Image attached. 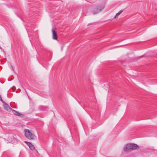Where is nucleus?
I'll return each instance as SVG.
<instances>
[{
    "mask_svg": "<svg viewBox=\"0 0 157 157\" xmlns=\"http://www.w3.org/2000/svg\"><path fill=\"white\" fill-rule=\"evenodd\" d=\"M24 132L25 136L27 139L31 140L34 139L35 136L29 130L25 129Z\"/></svg>",
    "mask_w": 157,
    "mask_h": 157,
    "instance_id": "f257e3e1",
    "label": "nucleus"
},
{
    "mask_svg": "<svg viewBox=\"0 0 157 157\" xmlns=\"http://www.w3.org/2000/svg\"><path fill=\"white\" fill-rule=\"evenodd\" d=\"M104 7L101 8L100 7L98 6L94 9L93 11V13L94 14L98 13L99 12H100L102 9H103Z\"/></svg>",
    "mask_w": 157,
    "mask_h": 157,
    "instance_id": "f03ea898",
    "label": "nucleus"
},
{
    "mask_svg": "<svg viewBox=\"0 0 157 157\" xmlns=\"http://www.w3.org/2000/svg\"><path fill=\"white\" fill-rule=\"evenodd\" d=\"M3 106L4 109L10 112L12 109L9 106V105L6 102L3 103Z\"/></svg>",
    "mask_w": 157,
    "mask_h": 157,
    "instance_id": "7ed1b4c3",
    "label": "nucleus"
},
{
    "mask_svg": "<svg viewBox=\"0 0 157 157\" xmlns=\"http://www.w3.org/2000/svg\"><path fill=\"white\" fill-rule=\"evenodd\" d=\"M129 146L130 147L131 151L136 149L139 147V146L137 144H130Z\"/></svg>",
    "mask_w": 157,
    "mask_h": 157,
    "instance_id": "20e7f679",
    "label": "nucleus"
},
{
    "mask_svg": "<svg viewBox=\"0 0 157 157\" xmlns=\"http://www.w3.org/2000/svg\"><path fill=\"white\" fill-rule=\"evenodd\" d=\"M12 111L13 113L16 116H20L21 117H23L24 116V114H21L19 113L14 110L12 109Z\"/></svg>",
    "mask_w": 157,
    "mask_h": 157,
    "instance_id": "39448f33",
    "label": "nucleus"
},
{
    "mask_svg": "<svg viewBox=\"0 0 157 157\" xmlns=\"http://www.w3.org/2000/svg\"><path fill=\"white\" fill-rule=\"evenodd\" d=\"M24 142L26 144L29 146V148L32 150H34L35 149V147L31 143L28 142L26 141H25Z\"/></svg>",
    "mask_w": 157,
    "mask_h": 157,
    "instance_id": "423d86ee",
    "label": "nucleus"
},
{
    "mask_svg": "<svg viewBox=\"0 0 157 157\" xmlns=\"http://www.w3.org/2000/svg\"><path fill=\"white\" fill-rule=\"evenodd\" d=\"M130 144H126L124 147V150L125 152H128L131 151L130 147L129 146Z\"/></svg>",
    "mask_w": 157,
    "mask_h": 157,
    "instance_id": "0eeeda50",
    "label": "nucleus"
},
{
    "mask_svg": "<svg viewBox=\"0 0 157 157\" xmlns=\"http://www.w3.org/2000/svg\"><path fill=\"white\" fill-rule=\"evenodd\" d=\"M52 38L54 40H57V36L56 33V31L52 29Z\"/></svg>",
    "mask_w": 157,
    "mask_h": 157,
    "instance_id": "6e6552de",
    "label": "nucleus"
},
{
    "mask_svg": "<svg viewBox=\"0 0 157 157\" xmlns=\"http://www.w3.org/2000/svg\"><path fill=\"white\" fill-rule=\"evenodd\" d=\"M122 11L121 10L120 11H119L117 13L114 17L115 18H116V17L122 13Z\"/></svg>",
    "mask_w": 157,
    "mask_h": 157,
    "instance_id": "1a4fd4ad",
    "label": "nucleus"
},
{
    "mask_svg": "<svg viewBox=\"0 0 157 157\" xmlns=\"http://www.w3.org/2000/svg\"><path fill=\"white\" fill-rule=\"evenodd\" d=\"M10 68L13 71H14V67L13 66H11L10 67Z\"/></svg>",
    "mask_w": 157,
    "mask_h": 157,
    "instance_id": "9d476101",
    "label": "nucleus"
},
{
    "mask_svg": "<svg viewBox=\"0 0 157 157\" xmlns=\"http://www.w3.org/2000/svg\"><path fill=\"white\" fill-rule=\"evenodd\" d=\"M0 100L3 103H4V102H5L2 99L1 97H0Z\"/></svg>",
    "mask_w": 157,
    "mask_h": 157,
    "instance_id": "9b49d317",
    "label": "nucleus"
}]
</instances>
